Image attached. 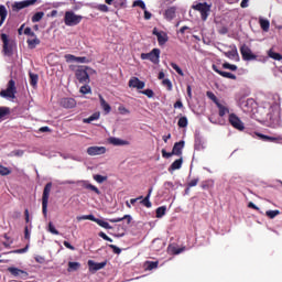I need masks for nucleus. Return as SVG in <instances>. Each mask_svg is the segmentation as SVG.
Instances as JSON below:
<instances>
[{
    "instance_id": "nucleus-34",
    "label": "nucleus",
    "mask_w": 282,
    "mask_h": 282,
    "mask_svg": "<svg viewBox=\"0 0 282 282\" xmlns=\"http://www.w3.org/2000/svg\"><path fill=\"white\" fill-rule=\"evenodd\" d=\"M100 119V112H94L90 117L84 119L85 124H90V122H94V120Z\"/></svg>"
},
{
    "instance_id": "nucleus-4",
    "label": "nucleus",
    "mask_w": 282,
    "mask_h": 282,
    "mask_svg": "<svg viewBox=\"0 0 282 282\" xmlns=\"http://www.w3.org/2000/svg\"><path fill=\"white\" fill-rule=\"evenodd\" d=\"M50 193H52V182L47 183L44 186V191L42 195V213L44 217H47V204L50 202Z\"/></svg>"
},
{
    "instance_id": "nucleus-24",
    "label": "nucleus",
    "mask_w": 282,
    "mask_h": 282,
    "mask_svg": "<svg viewBox=\"0 0 282 282\" xmlns=\"http://www.w3.org/2000/svg\"><path fill=\"white\" fill-rule=\"evenodd\" d=\"M99 102H100L101 109H104L106 113L111 112V106L107 102V100H105V97H102V95H99Z\"/></svg>"
},
{
    "instance_id": "nucleus-51",
    "label": "nucleus",
    "mask_w": 282,
    "mask_h": 282,
    "mask_svg": "<svg viewBox=\"0 0 282 282\" xmlns=\"http://www.w3.org/2000/svg\"><path fill=\"white\" fill-rule=\"evenodd\" d=\"M10 173H12V171H10V169L0 165V175L6 176V175H10Z\"/></svg>"
},
{
    "instance_id": "nucleus-5",
    "label": "nucleus",
    "mask_w": 282,
    "mask_h": 282,
    "mask_svg": "<svg viewBox=\"0 0 282 282\" xmlns=\"http://www.w3.org/2000/svg\"><path fill=\"white\" fill-rule=\"evenodd\" d=\"M210 8L212 6L208 4L207 2H204V3L199 2L193 6V10H196L197 12L200 13L202 21L208 20V17L210 15Z\"/></svg>"
},
{
    "instance_id": "nucleus-6",
    "label": "nucleus",
    "mask_w": 282,
    "mask_h": 282,
    "mask_svg": "<svg viewBox=\"0 0 282 282\" xmlns=\"http://www.w3.org/2000/svg\"><path fill=\"white\" fill-rule=\"evenodd\" d=\"M160 48H153L150 53H141V61H150L153 65L160 64Z\"/></svg>"
},
{
    "instance_id": "nucleus-61",
    "label": "nucleus",
    "mask_w": 282,
    "mask_h": 282,
    "mask_svg": "<svg viewBox=\"0 0 282 282\" xmlns=\"http://www.w3.org/2000/svg\"><path fill=\"white\" fill-rule=\"evenodd\" d=\"M109 248H111V250L113 251L115 254H120V252H122V249H120L116 245H109Z\"/></svg>"
},
{
    "instance_id": "nucleus-46",
    "label": "nucleus",
    "mask_w": 282,
    "mask_h": 282,
    "mask_svg": "<svg viewBox=\"0 0 282 282\" xmlns=\"http://www.w3.org/2000/svg\"><path fill=\"white\" fill-rule=\"evenodd\" d=\"M48 232H51V235H61V232H58V230L56 229V227H54V223L50 221L48 223Z\"/></svg>"
},
{
    "instance_id": "nucleus-29",
    "label": "nucleus",
    "mask_w": 282,
    "mask_h": 282,
    "mask_svg": "<svg viewBox=\"0 0 282 282\" xmlns=\"http://www.w3.org/2000/svg\"><path fill=\"white\" fill-rule=\"evenodd\" d=\"M95 224H98L100 226V228H105L106 230H111V225H109V223L100 219V218H96L95 217V220H93Z\"/></svg>"
},
{
    "instance_id": "nucleus-57",
    "label": "nucleus",
    "mask_w": 282,
    "mask_h": 282,
    "mask_svg": "<svg viewBox=\"0 0 282 282\" xmlns=\"http://www.w3.org/2000/svg\"><path fill=\"white\" fill-rule=\"evenodd\" d=\"M118 111L121 113V116H127V113H130L129 109H127L124 106H119Z\"/></svg>"
},
{
    "instance_id": "nucleus-37",
    "label": "nucleus",
    "mask_w": 282,
    "mask_h": 282,
    "mask_svg": "<svg viewBox=\"0 0 282 282\" xmlns=\"http://www.w3.org/2000/svg\"><path fill=\"white\" fill-rule=\"evenodd\" d=\"M77 270H80L79 262H68V272H76Z\"/></svg>"
},
{
    "instance_id": "nucleus-31",
    "label": "nucleus",
    "mask_w": 282,
    "mask_h": 282,
    "mask_svg": "<svg viewBox=\"0 0 282 282\" xmlns=\"http://www.w3.org/2000/svg\"><path fill=\"white\" fill-rule=\"evenodd\" d=\"M156 39L159 45H166L169 43V35L165 32H162Z\"/></svg>"
},
{
    "instance_id": "nucleus-27",
    "label": "nucleus",
    "mask_w": 282,
    "mask_h": 282,
    "mask_svg": "<svg viewBox=\"0 0 282 282\" xmlns=\"http://www.w3.org/2000/svg\"><path fill=\"white\" fill-rule=\"evenodd\" d=\"M6 19H8V9H6V6L0 4V28L6 23Z\"/></svg>"
},
{
    "instance_id": "nucleus-41",
    "label": "nucleus",
    "mask_w": 282,
    "mask_h": 282,
    "mask_svg": "<svg viewBox=\"0 0 282 282\" xmlns=\"http://www.w3.org/2000/svg\"><path fill=\"white\" fill-rule=\"evenodd\" d=\"M267 217H269V219H274V217L281 215V212L279 209L275 210H267L265 212Z\"/></svg>"
},
{
    "instance_id": "nucleus-20",
    "label": "nucleus",
    "mask_w": 282,
    "mask_h": 282,
    "mask_svg": "<svg viewBox=\"0 0 282 282\" xmlns=\"http://www.w3.org/2000/svg\"><path fill=\"white\" fill-rule=\"evenodd\" d=\"M216 107L218 108V116L220 118H224V116H226V113H230V109L228 108V106H225L224 104H221L219 101L216 104Z\"/></svg>"
},
{
    "instance_id": "nucleus-45",
    "label": "nucleus",
    "mask_w": 282,
    "mask_h": 282,
    "mask_svg": "<svg viewBox=\"0 0 282 282\" xmlns=\"http://www.w3.org/2000/svg\"><path fill=\"white\" fill-rule=\"evenodd\" d=\"M95 217L94 215H84V216H78L77 217V221H84V220H89V221H94L95 220Z\"/></svg>"
},
{
    "instance_id": "nucleus-21",
    "label": "nucleus",
    "mask_w": 282,
    "mask_h": 282,
    "mask_svg": "<svg viewBox=\"0 0 282 282\" xmlns=\"http://www.w3.org/2000/svg\"><path fill=\"white\" fill-rule=\"evenodd\" d=\"M82 186L86 188V191H93V193H96V195H100V189L96 187V185H93L91 183L87 181H82Z\"/></svg>"
},
{
    "instance_id": "nucleus-52",
    "label": "nucleus",
    "mask_w": 282,
    "mask_h": 282,
    "mask_svg": "<svg viewBox=\"0 0 282 282\" xmlns=\"http://www.w3.org/2000/svg\"><path fill=\"white\" fill-rule=\"evenodd\" d=\"M76 59H77L76 55H73V54L65 55L66 63H74V62L76 63Z\"/></svg>"
},
{
    "instance_id": "nucleus-18",
    "label": "nucleus",
    "mask_w": 282,
    "mask_h": 282,
    "mask_svg": "<svg viewBox=\"0 0 282 282\" xmlns=\"http://www.w3.org/2000/svg\"><path fill=\"white\" fill-rule=\"evenodd\" d=\"M108 141H109L110 144H113V147H127V145H129V141H124V140H121V139L116 138V137L109 138Z\"/></svg>"
},
{
    "instance_id": "nucleus-7",
    "label": "nucleus",
    "mask_w": 282,
    "mask_h": 282,
    "mask_svg": "<svg viewBox=\"0 0 282 282\" xmlns=\"http://www.w3.org/2000/svg\"><path fill=\"white\" fill-rule=\"evenodd\" d=\"M240 54L243 61H257V55L252 53V50H250V46L246 44H242L240 46Z\"/></svg>"
},
{
    "instance_id": "nucleus-30",
    "label": "nucleus",
    "mask_w": 282,
    "mask_h": 282,
    "mask_svg": "<svg viewBox=\"0 0 282 282\" xmlns=\"http://www.w3.org/2000/svg\"><path fill=\"white\" fill-rule=\"evenodd\" d=\"M213 186H215V181L213 180L203 181L200 183V188H203V191H208L213 188Z\"/></svg>"
},
{
    "instance_id": "nucleus-49",
    "label": "nucleus",
    "mask_w": 282,
    "mask_h": 282,
    "mask_svg": "<svg viewBox=\"0 0 282 282\" xmlns=\"http://www.w3.org/2000/svg\"><path fill=\"white\" fill-rule=\"evenodd\" d=\"M79 91L80 94H84V95L91 94V86L84 85L80 87Z\"/></svg>"
},
{
    "instance_id": "nucleus-54",
    "label": "nucleus",
    "mask_w": 282,
    "mask_h": 282,
    "mask_svg": "<svg viewBox=\"0 0 282 282\" xmlns=\"http://www.w3.org/2000/svg\"><path fill=\"white\" fill-rule=\"evenodd\" d=\"M164 187H165V191H175V184H173V182H165L164 183Z\"/></svg>"
},
{
    "instance_id": "nucleus-44",
    "label": "nucleus",
    "mask_w": 282,
    "mask_h": 282,
    "mask_svg": "<svg viewBox=\"0 0 282 282\" xmlns=\"http://www.w3.org/2000/svg\"><path fill=\"white\" fill-rule=\"evenodd\" d=\"M270 58H273V61H282V55L280 53H275L272 50L269 51Z\"/></svg>"
},
{
    "instance_id": "nucleus-28",
    "label": "nucleus",
    "mask_w": 282,
    "mask_h": 282,
    "mask_svg": "<svg viewBox=\"0 0 282 282\" xmlns=\"http://www.w3.org/2000/svg\"><path fill=\"white\" fill-rule=\"evenodd\" d=\"M151 193H153V188H150L148 195L141 200V204L145 206V208H151Z\"/></svg>"
},
{
    "instance_id": "nucleus-62",
    "label": "nucleus",
    "mask_w": 282,
    "mask_h": 282,
    "mask_svg": "<svg viewBox=\"0 0 282 282\" xmlns=\"http://www.w3.org/2000/svg\"><path fill=\"white\" fill-rule=\"evenodd\" d=\"M184 250H186V247H183V248H175V247H173L172 248V252L174 254H182V252H184Z\"/></svg>"
},
{
    "instance_id": "nucleus-40",
    "label": "nucleus",
    "mask_w": 282,
    "mask_h": 282,
    "mask_svg": "<svg viewBox=\"0 0 282 282\" xmlns=\"http://www.w3.org/2000/svg\"><path fill=\"white\" fill-rule=\"evenodd\" d=\"M166 215V206H161L156 208V218L162 219V217Z\"/></svg>"
},
{
    "instance_id": "nucleus-10",
    "label": "nucleus",
    "mask_w": 282,
    "mask_h": 282,
    "mask_svg": "<svg viewBox=\"0 0 282 282\" xmlns=\"http://www.w3.org/2000/svg\"><path fill=\"white\" fill-rule=\"evenodd\" d=\"M37 0H24V1H20V2H14L12 4V11L13 12H19L20 10H23L24 8H30V6H34V3H36Z\"/></svg>"
},
{
    "instance_id": "nucleus-58",
    "label": "nucleus",
    "mask_w": 282,
    "mask_h": 282,
    "mask_svg": "<svg viewBox=\"0 0 282 282\" xmlns=\"http://www.w3.org/2000/svg\"><path fill=\"white\" fill-rule=\"evenodd\" d=\"M29 248H30V246L26 245L24 248H22V249H17V250H14L13 252H14V254H24V252H28Z\"/></svg>"
},
{
    "instance_id": "nucleus-8",
    "label": "nucleus",
    "mask_w": 282,
    "mask_h": 282,
    "mask_svg": "<svg viewBox=\"0 0 282 282\" xmlns=\"http://www.w3.org/2000/svg\"><path fill=\"white\" fill-rule=\"evenodd\" d=\"M229 123L234 129H237V131H243V129H246L243 121L235 113L229 115Z\"/></svg>"
},
{
    "instance_id": "nucleus-43",
    "label": "nucleus",
    "mask_w": 282,
    "mask_h": 282,
    "mask_svg": "<svg viewBox=\"0 0 282 282\" xmlns=\"http://www.w3.org/2000/svg\"><path fill=\"white\" fill-rule=\"evenodd\" d=\"M133 8H141V10H147V4L142 0H135L132 4Z\"/></svg>"
},
{
    "instance_id": "nucleus-42",
    "label": "nucleus",
    "mask_w": 282,
    "mask_h": 282,
    "mask_svg": "<svg viewBox=\"0 0 282 282\" xmlns=\"http://www.w3.org/2000/svg\"><path fill=\"white\" fill-rule=\"evenodd\" d=\"M223 69H230V72H237L238 67L235 64H230L228 62H225L223 64Z\"/></svg>"
},
{
    "instance_id": "nucleus-39",
    "label": "nucleus",
    "mask_w": 282,
    "mask_h": 282,
    "mask_svg": "<svg viewBox=\"0 0 282 282\" xmlns=\"http://www.w3.org/2000/svg\"><path fill=\"white\" fill-rule=\"evenodd\" d=\"M177 124L181 129H186V127H188V118L181 117L177 121Z\"/></svg>"
},
{
    "instance_id": "nucleus-11",
    "label": "nucleus",
    "mask_w": 282,
    "mask_h": 282,
    "mask_svg": "<svg viewBox=\"0 0 282 282\" xmlns=\"http://www.w3.org/2000/svg\"><path fill=\"white\" fill-rule=\"evenodd\" d=\"M106 265L107 261L95 262L94 260H88L89 272H98V270H102Z\"/></svg>"
},
{
    "instance_id": "nucleus-16",
    "label": "nucleus",
    "mask_w": 282,
    "mask_h": 282,
    "mask_svg": "<svg viewBox=\"0 0 282 282\" xmlns=\"http://www.w3.org/2000/svg\"><path fill=\"white\" fill-rule=\"evenodd\" d=\"M61 105L64 107V109H74V107H76V99L63 98L61 100Z\"/></svg>"
},
{
    "instance_id": "nucleus-60",
    "label": "nucleus",
    "mask_w": 282,
    "mask_h": 282,
    "mask_svg": "<svg viewBox=\"0 0 282 282\" xmlns=\"http://www.w3.org/2000/svg\"><path fill=\"white\" fill-rule=\"evenodd\" d=\"M162 158H165L166 160H169V158H173V155H175L173 152H166V150H162Z\"/></svg>"
},
{
    "instance_id": "nucleus-56",
    "label": "nucleus",
    "mask_w": 282,
    "mask_h": 282,
    "mask_svg": "<svg viewBox=\"0 0 282 282\" xmlns=\"http://www.w3.org/2000/svg\"><path fill=\"white\" fill-rule=\"evenodd\" d=\"M163 85L165 86V87H167V91H172V89H173V84L171 83V79H163Z\"/></svg>"
},
{
    "instance_id": "nucleus-53",
    "label": "nucleus",
    "mask_w": 282,
    "mask_h": 282,
    "mask_svg": "<svg viewBox=\"0 0 282 282\" xmlns=\"http://www.w3.org/2000/svg\"><path fill=\"white\" fill-rule=\"evenodd\" d=\"M207 97L209 98V100H212L213 102H215L216 105L219 102V99L217 98V96H215L213 94V91H207Z\"/></svg>"
},
{
    "instance_id": "nucleus-50",
    "label": "nucleus",
    "mask_w": 282,
    "mask_h": 282,
    "mask_svg": "<svg viewBox=\"0 0 282 282\" xmlns=\"http://www.w3.org/2000/svg\"><path fill=\"white\" fill-rule=\"evenodd\" d=\"M10 113V108L8 107H0V119L6 118Z\"/></svg>"
},
{
    "instance_id": "nucleus-32",
    "label": "nucleus",
    "mask_w": 282,
    "mask_h": 282,
    "mask_svg": "<svg viewBox=\"0 0 282 282\" xmlns=\"http://www.w3.org/2000/svg\"><path fill=\"white\" fill-rule=\"evenodd\" d=\"M259 24H260L261 30H263V32H269V30H270V21L269 20L261 18L259 20Z\"/></svg>"
},
{
    "instance_id": "nucleus-33",
    "label": "nucleus",
    "mask_w": 282,
    "mask_h": 282,
    "mask_svg": "<svg viewBox=\"0 0 282 282\" xmlns=\"http://www.w3.org/2000/svg\"><path fill=\"white\" fill-rule=\"evenodd\" d=\"M29 76L31 87H36V85H39V75L34 73H29Z\"/></svg>"
},
{
    "instance_id": "nucleus-3",
    "label": "nucleus",
    "mask_w": 282,
    "mask_h": 282,
    "mask_svg": "<svg viewBox=\"0 0 282 282\" xmlns=\"http://www.w3.org/2000/svg\"><path fill=\"white\" fill-rule=\"evenodd\" d=\"M1 98H17V83L10 79L7 89L0 91Z\"/></svg>"
},
{
    "instance_id": "nucleus-26",
    "label": "nucleus",
    "mask_w": 282,
    "mask_h": 282,
    "mask_svg": "<svg viewBox=\"0 0 282 282\" xmlns=\"http://www.w3.org/2000/svg\"><path fill=\"white\" fill-rule=\"evenodd\" d=\"M182 149H184V141H180L174 143V147L172 149V153H174V155H182Z\"/></svg>"
},
{
    "instance_id": "nucleus-17",
    "label": "nucleus",
    "mask_w": 282,
    "mask_h": 282,
    "mask_svg": "<svg viewBox=\"0 0 282 282\" xmlns=\"http://www.w3.org/2000/svg\"><path fill=\"white\" fill-rule=\"evenodd\" d=\"M144 85V82L140 80L138 77H132L129 80V87H133L134 89H142Z\"/></svg>"
},
{
    "instance_id": "nucleus-38",
    "label": "nucleus",
    "mask_w": 282,
    "mask_h": 282,
    "mask_svg": "<svg viewBox=\"0 0 282 282\" xmlns=\"http://www.w3.org/2000/svg\"><path fill=\"white\" fill-rule=\"evenodd\" d=\"M43 17H45V12H43V11L36 12L32 17L31 21H32V23H39V21H41V19H43Z\"/></svg>"
},
{
    "instance_id": "nucleus-1",
    "label": "nucleus",
    "mask_w": 282,
    "mask_h": 282,
    "mask_svg": "<svg viewBox=\"0 0 282 282\" xmlns=\"http://www.w3.org/2000/svg\"><path fill=\"white\" fill-rule=\"evenodd\" d=\"M1 41L3 43L2 52L4 56H13L14 47H17V42H14V40H10V36H8V34L6 33L1 34Z\"/></svg>"
},
{
    "instance_id": "nucleus-35",
    "label": "nucleus",
    "mask_w": 282,
    "mask_h": 282,
    "mask_svg": "<svg viewBox=\"0 0 282 282\" xmlns=\"http://www.w3.org/2000/svg\"><path fill=\"white\" fill-rule=\"evenodd\" d=\"M256 135H258V138L260 140H263L264 142H276V138H274V137H269V135H265L262 133H256Z\"/></svg>"
},
{
    "instance_id": "nucleus-48",
    "label": "nucleus",
    "mask_w": 282,
    "mask_h": 282,
    "mask_svg": "<svg viewBox=\"0 0 282 282\" xmlns=\"http://www.w3.org/2000/svg\"><path fill=\"white\" fill-rule=\"evenodd\" d=\"M170 65L174 70H176V74H178V76H184V70H182L177 64L172 62L170 63Z\"/></svg>"
},
{
    "instance_id": "nucleus-55",
    "label": "nucleus",
    "mask_w": 282,
    "mask_h": 282,
    "mask_svg": "<svg viewBox=\"0 0 282 282\" xmlns=\"http://www.w3.org/2000/svg\"><path fill=\"white\" fill-rule=\"evenodd\" d=\"M24 34L26 36H32L33 39L36 37V33H34V31H32V29L30 26L24 29Z\"/></svg>"
},
{
    "instance_id": "nucleus-12",
    "label": "nucleus",
    "mask_w": 282,
    "mask_h": 282,
    "mask_svg": "<svg viewBox=\"0 0 282 282\" xmlns=\"http://www.w3.org/2000/svg\"><path fill=\"white\" fill-rule=\"evenodd\" d=\"M212 69H214L216 72V74H218L223 78H229L230 80H237V75H235L232 73L224 72V70L219 69L217 67V65H215V64L212 66Z\"/></svg>"
},
{
    "instance_id": "nucleus-64",
    "label": "nucleus",
    "mask_w": 282,
    "mask_h": 282,
    "mask_svg": "<svg viewBox=\"0 0 282 282\" xmlns=\"http://www.w3.org/2000/svg\"><path fill=\"white\" fill-rule=\"evenodd\" d=\"M142 94L144 96H147L148 98H153V96H154V93H153L152 89H145V90L142 91Z\"/></svg>"
},
{
    "instance_id": "nucleus-47",
    "label": "nucleus",
    "mask_w": 282,
    "mask_h": 282,
    "mask_svg": "<svg viewBox=\"0 0 282 282\" xmlns=\"http://www.w3.org/2000/svg\"><path fill=\"white\" fill-rule=\"evenodd\" d=\"M94 180L98 184H102L104 182H107V176H102L100 174H96V175H94Z\"/></svg>"
},
{
    "instance_id": "nucleus-2",
    "label": "nucleus",
    "mask_w": 282,
    "mask_h": 282,
    "mask_svg": "<svg viewBox=\"0 0 282 282\" xmlns=\"http://www.w3.org/2000/svg\"><path fill=\"white\" fill-rule=\"evenodd\" d=\"M83 21V15H78L74 13V11H66L64 15V23L68 28H74V25H78Z\"/></svg>"
},
{
    "instance_id": "nucleus-22",
    "label": "nucleus",
    "mask_w": 282,
    "mask_h": 282,
    "mask_svg": "<svg viewBox=\"0 0 282 282\" xmlns=\"http://www.w3.org/2000/svg\"><path fill=\"white\" fill-rule=\"evenodd\" d=\"M175 12H177V9L175 7H170L165 10L164 17L167 21H173L175 19Z\"/></svg>"
},
{
    "instance_id": "nucleus-15",
    "label": "nucleus",
    "mask_w": 282,
    "mask_h": 282,
    "mask_svg": "<svg viewBox=\"0 0 282 282\" xmlns=\"http://www.w3.org/2000/svg\"><path fill=\"white\" fill-rule=\"evenodd\" d=\"M108 221H110V224H119V221H127V226H129L131 221H133V218L131 217V215H124L123 217L109 218Z\"/></svg>"
},
{
    "instance_id": "nucleus-59",
    "label": "nucleus",
    "mask_w": 282,
    "mask_h": 282,
    "mask_svg": "<svg viewBox=\"0 0 282 282\" xmlns=\"http://www.w3.org/2000/svg\"><path fill=\"white\" fill-rule=\"evenodd\" d=\"M199 184V178H193L187 183L188 188H193L194 186H197Z\"/></svg>"
},
{
    "instance_id": "nucleus-9",
    "label": "nucleus",
    "mask_w": 282,
    "mask_h": 282,
    "mask_svg": "<svg viewBox=\"0 0 282 282\" xmlns=\"http://www.w3.org/2000/svg\"><path fill=\"white\" fill-rule=\"evenodd\" d=\"M75 76L79 83L83 85H89V73H87V69L79 68L75 72Z\"/></svg>"
},
{
    "instance_id": "nucleus-13",
    "label": "nucleus",
    "mask_w": 282,
    "mask_h": 282,
    "mask_svg": "<svg viewBox=\"0 0 282 282\" xmlns=\"http://www.w3.org/2000/svg\"><path fill=\"white\" fill-rule=\"evenodd\" d=\"M88 155H105L107 153V148L105 147H89L87 149Z\"/></svg>"
},
{
    "instance_id": "nucleus-23",
    "label": "nucleus",
    "mask_w": 282,
    "mask_h": 282,
    "mask_svg": "<svg viewBox=\"0 0 282 282\" xmlns=\"http://www.w3.org/2000/svg\"><path fill=\"white\" fill-rule=\"evenodd\" d=\"M26 44L29 50H36V45H41V40L39 37L28 39Z\"/></svg>"
},
{
    "instance_id": "nucleus-14",
    "label": "nucleus",
    "mask_w": 282,
    "mask_h": 282,
    "mask_svg": "<svg viewBox=\"0 0 282 282\" xmlns=\"http://www.w3.org/2000/svg\"><path fill=\"white\" fill-rule=\"evenodd\" d=\"M8 272H10V274H12V276H21V274H22V276H24V279H28V276H29V273L26 271H23L15 267H9Z\"/></svg>"
},
{
    "instance_id": "nucleus-36",
    "label": "nucleus",
    "mask_w": 282,
    "mask_h": 282,
    "mask_svg": "<svg viewBox=\"0 0 282 282\" xmlns=\"http://www.w3.org/2000/svg\"><path fill=\"white\" fill-rule=\"evenodd\" d=\"M160 265L159 261H147L145 262V270H155Z\"/></svg>"
},
{
    "instance_id": "nucleus-63",
    "label": "nucleus",
    "mask_w": 282,
    "mask_h": 282,
    "mask_svg": "<svg viewBox=\"0 0 282 282\" xmlns=\"http://www.w3.org/2000/svg\"><path fill=\"white\" fill-rule=\"evenodd\" d=\"M97 10H99V12H109V7H107V4H99L97 6Z\"/></svg>"
},
{
    "instance_id": "nucleus-25",
    "label": "nucleus",
    "mask_w": 282,
    "mask_h": 282,
    "mask_svg": "<svg viewBox=\"0 0 282 282\" xmlns=\"http://www.w3.org/2000/svg\"><path fill=\"white\" fill-rule=\"evenodd\" d=\"M184 160L181 158L178 160H175L170 166H169V172L173 173V171H177L180 169H182V164H183Z\"/></svg>"
},
{
    "instance_id": "nucleus-19",
    "label": "nucleus",
    "mask_w": 282,
    "mask_h": 282,
    "mask_svg": "<svg viewBox=\"0 0 282 282\" xmlns=\"http://www.w3.org/2000/svg\"><path fill=\"white\" fill-rule=\"evenodd\" d=\"M226 58H230V61H235V58H239V52L237 51V46H232L231 51L223 52Z\"/></svg>"
}]
</instances>
